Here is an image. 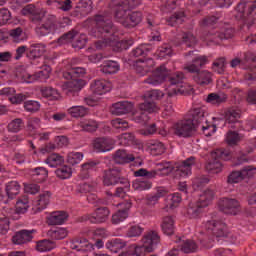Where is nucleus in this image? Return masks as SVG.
<instances>
[{
    "mask_svg": "<svg viewBox=\"0 0 256 256\" xmlns=\"http://www.w3.org/2000/svg\"><path fill=\"white\" fill-rule=\"evenodd\" d=\"M161 229L164 235H173L175 233V218L173 216H165L162 219Z\"/></svg>",
    "mask_w": 256,
    "mask_h": 256,
    "instance_id": "27",
    "label": "nucleus"
},
{
    "mask_svg": "<svg viewBox=\"0 0 256 256\" xmlns=\"http://www.w3.org/2000/svg\"><path fill=\"white\" fill-rule=\"evenodd\" d=\"M67 161L70 165H77L83 161V153L81 152H70L67 156Z\"/></svg>",
    "mask_w": 256,
    "mask_h": 256,
    "instance_id": "59",
    "label": "nucleus"
},
{
    "mask_svg": "<svg viewBox=\"0 0 256 256\" xmlns=\"http://www.w3.org/2000/svg\"><path fill=\"white\" fill-rule=\"evenodd\" d=\"M182 42L185 43L186 47H195L197 45V37L191 32H183Z\"/></svg>",
    "mask_w": 256,
    "mask_h": 256,
    "instance_id": "55",
    "label": "nucleus"
},
{
    "mask_svg": "<svg viewBox=\"0 0 256 256\" xmlns=\"http://www.w3.org/2000/svg\"><path fill=\"white\" fill-rule=\"evenodd\" d=\"M92 89L96 95H103L107 91H110L111 84L105 80H96L92 85Z\"/></svg>",
    "mask_w": 256,
    "mask_h": 256,
    "instance_id": "37",
    "label": "nucleus"
},
{
    "mask_svg": "<svg viewBox=\"0 0 256 256\" xmlns=\"http://www.w3.org/2000/svg\"><path fill=\"white\" fill-rule=\"evenodd\" d=\"M93 11V2L91 0H81L76 6L74 13L76 15H89Z\"/></svg>",
    "mask_w": 256,
    "mask_h": 256,
    "instance_id": "31",
    "label": "nucleus"
},
{
    "mask_svg": "<svg viewBox=\"0 0 256 256\" xmlns=\"http://www.w3.org/2000/svg\"><path fill=\"white\" fill-rule=\"evenodd\" d=\"M203 209H205V206L200 204L199 201L190 203L187 208V215L190 219H197L203 213Z\"/></svg>",
    "mask_w": 256,
    "mask_h": 256,
    "instance_id": "29",
    "label": "nucleus"
},
{
    "mask_svg": "<svg viewBox=\"0 0 256 256\" xmlns=\"http://www.w3.org/2000/svg\"><path fill=\"white\" fill-rule=\"evenodd\" d=\"M31 173L35 181H37L38 183H43V181H45L49 176V172L43 167L34 168L31 170Z\"/></svg>",
    "mask_w": 256,
    "mask_h": 256,
    "instance_id": "44",
    "label": "nucleus"
},
{
    "mask_svg": "<svg viewBox=\"0 0 256 256\" xmlns=\"http://www.w3.org/2000/svg\"><path fill=\"white\" fill-rule=\"evenodd\" d=\"M45 163L49 165V167H59L65 163V159L63 156L54 153L47 157Z\"/></svg>",
    "mask_w": 256,
    "mask_h": 256,
    "instance_id": "46",
    "label": "nucleus"
},
{
    "mask_svg": "<svg viewBox=\"0 0 256 256\" xmlns=\"http://www.w3.org/2000/svg\"><path fill=\"white\" fill-rule=\"evenodd\" d=\"M129 217V212L127 210H118L115 214L112 215V223L113 225H119V223H123L125 219Z\"/></svg>",
    "mask_w": 256,
    "mask_h": 256,
    "instance_id": "54",
    "label": "nucleus"
},
{
    "mask_svg": "<svg viewBox=\"0 0 256 256\" xmlns=\"http://www.w3.org/2000/svg\"><path fill=\"white\" fill-rule=\"evenodd\" d=\"M45 53V45L32 44L27 50L28 59H39Z\"/></svg>",
    "mask_w": 256,
    "mask_h": 256,
    "instance_id": "30",
    "label": "nucleus"
},
{
    "mask_svg": "<svg viewBox=\"0 0 256 256\" xmlns=\"http://www.w3.org/2000/svg\"><path fill=\"white\" fill-rule=\"evenodd\" d=\"M204 119H205V108L197 107L189 111L188 120L192 121V123H195L196 128L199 127V123H203Z\"/></svg>",
    "mask_w": 256,
    "mask_h": 256,
    "instance_id": "25",
    "label": "nucleus"
},
{
    "mask_svg": "<svg viewBox=\"0 0 256 256\" xmlns=\"http://www.w3.org/2000/svg\"><path fill=\"white\" fill-rule=\"evenodd\" d=\"M205 169L208 171V173H221L223 164L219 158H212L210 154V159L206 163Z\"/></svg>",
    "mask_w": 256,
    "mask_h": 256,
    "instance_id": "33",
    "label": "nucleus"
},
{
    "mask_svg": "<svg viewBox=\"0 0 256 256\" xmlns=\"http://www.w3.org/2000/svg\"><path fill=\"white\" fill-rule=\"evenodd\" d=\"M92 145L96 153H107V151H111L113 149V144L111 143V140L105 137H99L94 139Z\"/></svg>",
    "mask_w": 256,
    "mask_h": 256,
    "instance_id": "22",
    "label": "nucleus"
},
{
    "mask_svg": "<svg viewBox=\"0 0 256 256\" xmlns=\"http://www.w3.org/2000/svg\"><path fill=\"white\" fill-rule=\"evenodd\" d=\"M255 10L256 0H241L235 8V11L238 13V17H240V19H244V25L247 29H251V27L255 25L256 18L253 15Z\"/></svg>",
    "mask_w": 256,
    "mask_h": 256,
    "instance_id": "3",
    "label": "nucleus"
},
{
    "mask_svg": "<svg viewBox=\"0 0 256 256\" xmlns=\"http://www.w3.org/2000/svg\"><path fill=\"white\" fill-rule=\"evenodd\" d=\"M174 135L177 137H184L185 139L193 137L197 133V124L189 118L178 121L173 125Z\"/></svg>",
    "mask_w": 256,
    "mask_h": 256,
    "instance_id": "6",
    "label": "nucleus"
},
{
    "mask_svg": "<svg viewBox=\"0 0 256 256\" xmlns=\"http://www.w3.org/2000/svg\"><path fill=\"white\" fill-rule=\"evenodd\" d=\"M68 113L71 117L77 119L79 117H85L89 113V109L84 106H72L68 109Z\"/></svg>",
    "mask_w": 256,
    "mask_h": 256,
    "instance_id": "47",
    "label": "nucleus"
},
{
    "mask_svg": "<svg viewBox=\"0 0 256 256\" xmlns=\"http://www.w3.org/2000/svg\"><path fill=\"white\" fill-rule=\"evenodd\" d=\"M55 29H57V16L49 14L44 23L36 27V33L40 37H45V35H49V33L55 31Z\"/></svg>",
    "mask_w": 256,
    "mask_h": 256,
    "instance_id": "16",
    "label": "nucleus"
},
{
    "mask_svg": "<svg viewBox=\"0 0 256 256\" xmlns=\"http://www.w3.org/2000/svg\"><path fill=\"white\" fill-rule=\"evenodd\" d=\"M168 79L170 85H181L183 83V79H185V74L183 72H176L171 74V70L167 69L165 65H161L156 68L150 77H148L144 83H148V85H161L164 81Z\"/></svg>",
    "mask_w": 256,
    "mask_h": 256,
    "instance_id": "1",
    "label": "nucleus"
},
{
    "mask_svg": "<svg viewBox=\"0 0 256 256\" xmlns=\"http://www.w3.org/2000/svg\"><path fill=\"white\" fill-rule=\"evenodd\" d=\"M97 165H99V162H95V161H88V162L82 164L81 175H84L83 179H87L89 177V175H87V173H89V171H93V169H95V167H97Z\"/></svg>",
    "mask_w": 256,
    "mask_h": 256,
    "instance_id": "60",
    "label": "nucleus"
},
{
    "mask_svg": "<svg viewBox=\"0 0 256 256\" xmlns=\"http://www.w3.org/2000/svg\"><path fill=\"white\" fill-rule=\"evenodd\" d=\"M120 69L119 63L109 60L103 63L101 66V71L104 75H115Z\"/></svg>",
    "mask_w": 256,
    "mask_h": 256,
    "instance_id": "38",
    "label": "nucleus"
},
{
    "mask_svg": "<svg viewBox=\"0 0 256 256\" xmlns=\"http://www.w3.org/2000/svg\"><path fill=\"white\" fill-rule=\"evenodd\" d=\"M205 228L211 231L214 237H227V235H229L227 224L219 220H208L205 224Z\"/></svg>",
    "mask_w": 256,
    "mask_h": 256,
    "instance_id": "15",
    "label": "nucleus"
},
{
    "mask_svg": "<svg viewBox=\"0 0 256 256\" xmlns=\"http://www.w3.org/2000/svg\"><path fill=\"white\" fill-rule=\"evenodd\" d=\"M243 179V173L241 172V170L234 171L228 176L227 183L233 185V183H239L240 181H243Z\"/></svg>",
    "mask_w": 256,
    "mask_h": 256,
    "instance_id": "64",
    "label": "nucleus"
},
{
    "mask_svg": "<svg viewBox=\"0 0 256 256\" xmlns=\"http://www.w3.org/2000/svg\"><path fill=\"white\" fill-rule=\"evenodd\" d=\"M71 69L72 75L74 76V81L69 84L67 95L69 97H76L77 95H79V91L83 89V85H85V81H83L82 79H78V77H83V75H85V68L74 67Z\"/></svg>",
    "mask_w": 256,
    "mask_h": 256,
    "instance_id": "9",
    "label": "nucleus"
},
{
    "mask_svg": "<svg viewBox=\"0 0 256 256\" xmlns=\"http://www.w3.org/2000/svg\"><path fill=\"white\" fill-rule=\"evenodd\" d=\"M70 247L76 251H87V249H91V244L86 238H74L70 242Z\"/></svg>",
    "mask_w": 256,
    "mask_h": 256,
    "instance_id": "32",
    "label": "nucleus"
},
{
    "mask_svg": "<svg viewBox=\"0 0 256 256\" xmlns=\"http://www.w3.org/2000/svg\"><path fill=\"white\" fill-rule=\"evenodd\" d=\"M180 250L182 251V253L186 254L197 253V251L199 250V246L194 240H185L181 243Z\"/></svg>",
    "mask_w": 256,
    "mask_h": 256,
    "instance_id": "41",
    "label": "nucleus"
},
{
    "mask_svg": "<svg viewBox=\"0 0 256 256\" xmlns=\"http://www.w3.org/2000/svg\"><path fill=\"white\" fill-rule=\"evenodd\" d=\"M94 22L95 28L92 29L93 37H102V39L107 38V35L113 31V22L103 15H96L94 17Z\"/></svg>",
    "mask_w": 256,
    "mask_h": 256,
    "instance_id": "5",
    "label": "nucleus"
},
{
    "mask_svg": "<svg viewBox=\"0 0 256 256\" xmlns=\"http://www.w3.org/2000/svg\"><path fill=\"white\" fill-rule=\"evenodd\" d=\"M134 177H145L144 179H136L132 183L134 191H149L153 187V182L150 179H155L157 177V171H148L145 168H140L134 172Z\"/></svg>",
    "mask_w": 256,
    "mask_h": 256,
    "instance_id": "4",
    "label": "nucleus"
},
{
    "mask_svg": "<svg viewBox=\"0 0 256 256\" xmlns=\"http://www.w3.org/2000/svg\"><path fill=\"white\" fill-rule=\"evenodd\" d=\"M81 129L87 133H95L99 129V123L95 120H86L81 124Z\"/></svg>",
    "mask_w": 256,
    "mask_h": 256,
    "instance_id": "53",
    "label": "nucleus"
},
{
    "mask_svg": "<svg viewBox=\"0 0 256 256\" xmlns=\"http://www.w3.org/2000/svg\"><path fill=\"white\" fill-rule=\"evenodd\" d=\"M211 158L219 159L220 161L221 159H223L224 161H229V159H231V152L218 149L216 151L211 152Z\"/></svg>",
    "mask_w": 256,
    "mask_h": 256,
    "instance_id": "58",
    "label": "nucleus"
},
{
    "mask_svg": "<svg viewBox=\"0 0 256 256\" xmlns=\"http://www.w3.org/2000/svg\"><path fill=\"white\" fill-rule=\"evenodd\" d=\"M33 233H37V231L35 229L19 230L15 232L12 237V243H14V245H27V243H31L33 241Z\"/></svg>",
    "mask_w": 256,
    "mask_h": 256,
    "instance_id": "18",
    "label": "nucleus"
},
{
    "mask_svg": "<svg viewBox=\"0 0 256 256\" xmlns=\"http://www.w3.org/2000/svg\"><path fill=\"white\" fill-rule=\"evenodd\" d=\"M206 103L219 107V105H222V103H227V94L223 92L210 93L206 98Z\"/></svg>",
    "mask_w": 256,
    "mask_h": 256,
    "instance_id": "28",
    "label": "nucleus"
},
{
    "mask_svg": "<svg viewBox=\"0 0 256 256\" xmlns=\"http://www.w3.org/2000/svg\"><path fill=\"white\" fill-rule=\"evenodd\" d=\"M129 26L125 27H137L143 21V14L139 11L128 14Z\"/></svg>",
    "mask_w": 256,
    "mask_h": 256,
    "instance_id": "51",
    "label": "nucleus"
},
{
    "mask_svg": "<svg viewBox=\"0 0 256 256\" xmlns=\"http://www.w3.org/2000/svg\"><path fill=\"white\" fill-rule=\"evenodd\" d=\"M241 141V136L236 131H229L226 136V143L230 146L237 145Z\"/></svg>",
    "mask_w": 256,
    "mask_h": 256,
    "instance_id": "61",
    "label": "nucleus"
},
{
    "mask_svg": "<svg viewBox=\"0 0 256 256\" xmlns=\"http://www.w3.org/2000/svg\"><path fill=\"white\" fill-rule=\"evenodd\" d=\"M109 215H111V211L107 207H99L96 208L95 211L91 214H84L79 218V221L85 223V221H89L94 225H99L101 223H105L107 219H109Z\"/></svg>",
    "mask_w": 256,
    "mask_h": 256,
    "instance_id": "8",
    "label": "nucleus"
},
{
    "mask_svg": "<svg viewBox=\"0 0 256 256\" xmlns=\"http://www.w3.org/2000/svg\"><path fill=\"white\" fill-rule=\"evenodd\" d=\"M215 197V192L213 190H205L199 198V203L202 204V207H209L212 199Z\"/></svg>",
    "mask_w": 256,
    "mask_h": 256,
    "instance_id": "50",
    "label": "nucleus"
},
{
    "mask_svg": "<svg viewBox=\"0 0 256 256\" xmlns=\"http://www.w3.org/2000/svg\"><path fill=\"white\" fill-rule=\"evenodd\" d=\"M49 203H51V193L49 191L41 193L36 202V211H43V209H47V205H49Z\"/></svg>",
    "mask_w": 256,
    "mask_h": 256,
    "instance_id": "36",
    "label": "nucleus"
},
{
    "mask_svg": "<svg viewBox=\"0 0 256 256\" xmlns=\"http://www.w3.org/2000/svg\"><path fill=\"white\" fill-rule=\"evenodd\" d=\"M185 21V12H175L172 16L167 19V23L170 27H176V25H181Z\"/></svg>",
    "mask_w": 256,
    "mask_h": 256,
    "instance_id": "45",
    "label": "nucleus"
},
{
    "mask_svg": "<svg viewBox=\"0 0 256 256\" xmlns=\"http://www.w3.org/2000/svg\"><path fill=\"white\" fill-rule=\"evenodd\" d=\"M207 63H209L207 56H197L192 59V64L185 66L184 69L188 71V73H197V71H201V67H205Z\"/></svg>",
    "mask_w": 256,
    "mask_h": 256,
    "instance_id": "24",
    "label": "nucleus"
},
{
    "mask_svg": "<svg viewBox=\"0 0 256 256\" xmlns=\"http://www.w3.org/2000/svg\"><path fill=\"white\" fill-rule=\"evenodd\" d=\"M24 109L28 113H37L41 109V104L35 100H28L24 102Z\"/></svg>",
    "mask_w": 256,
    "mask_h": 256,
    "instance_id": "57",
    "label": "nucleus"
},
{
    "mask_svg": "<svg viewBox=\"0 0 256 256\" xmlns=\"http://www.w3.org/2000/svg\"><path fill=\"white\" fill-rule=\"evenodd\" d=\"M134 104L129 101H120L112 104L111 113L112 115H127L133 111Z\"/></svg>",
    "mask_w": 256,
    "mask_h": 256,
    "instance_id": "19",
    "label": "nucleus"
},
{
    "mask_svg": "<svg viewBox=\"0 0 256 256\" xmlns=\"http://www.w3.org/2000/svg\"><path fill=\"white\" fill-rule=\"evenodd\" d=\"M112 159L116 165H125L126 163H131V161H135V156L127 153V150L119 149L113 154Z\"/></svg>",
    "mask_w": 256,
    "mask_h": 256,
    "instance_id": "23",
    "label": "nucleus"
},
{
    "mask_svg": "<svg viewBox=\"0 0 256 256\" xmlns=\"http://www.w3.org/2000/svg\"><path fill=\"white\" fill-rule=\"evenodd\" d=\"M219 21V17L217 16H207L203 18L199 23L200 27H213V25H217Z\"/></svg>",
    "mask_w": 256,
    "mask_h": 256,
    "instance_id": "63",
    "label": "nucleus"
},
{
    "mask_svg": "<svg viewBox=\"0 0 256 256\" xmlns=\"http://www.w3.org/2000/svg\"><path fill=\"white\" fill-rule=\"evenodd\" d=\"M5 191L8 199H15L21 191V185H19V182L17 181H11L6 185Z\"/></svg>",
    "mask_w": 256,
    "mask_h": 256,
    "instance_id": "40",
    "label": "nucleus"
},
{
    "mask_svg": "<svg viewBox=\"0 0 256 256\" xmlns=\"http://www.w3.org/2000/svg\"><path fill=\"white\" fill-rule=\"evenodd\" d=\"M154 65L155 62L152 58H147L145 60L139 59L134 63V71H136V73L141 76L147 75Z\"/></svg>",
    "mask_w": 256,
    "mask_h": 256,
    "instance_id": "20",
    "label": "nucleus"
},
{
    "mask_svg": "<svg viewBox=\"0 0 256 256\" xmlns=\"http://www.w3.org/2000/svg\"><path fill=\"white\" fill-rule=\"evenodd\" d=\"M224 119L226 123H229L231 129H236L237 131H241L243 129V121L241 119V110H237L235 108H230L225 111Z\"/></svg>",
    "mask_w": 256,
    "mask_h": 256,
    "instance_id": "12",
    "label": "nucleus"
},
{
    "mask_svg": "<svg viewBox=\"0 0 256 256\" xmlns=\"http://www.w3.org/2000/svg\"><path fill=\"white\" fill-rule=\"evenodd\" d=\"M192 79L197 83L198 85H201L202 87H205V85H209L213 82V78L211 75V72L207 70H198L197 72H191Z\"/></svg>",
    "mask_w": 256,
    "mask_h": 256,
    "instance_id": "21",
    "label": "nucleus"
},
{
    "mask_svg": "<svg viewBox=\"0 0 256 256\" xmlns=\"http://www.w3.org/2000/svg\"><path fill=\"white\" fill-rule=\"evenodd\" d=\"M69 218V214L65 211H56L52 212L51 215L48 217V224L49 225H63L65 221Z\"/></svg>",
    "mask_w": 256,
    "mask_h": 256,
    "instance_id": "26",
    "label": "nucleus"
},
{
    "mask_svg": "<svg viewBox=\"0 0 256 256\" xmlns=\"http://www.w3.org/2000/svg\"><path fill=\"white\" fill-rule=\"evenodd\" d=\"M161 241L159 234L155 231L148 232L142 238V246H136L135 244L129 247V250L122 252L119 256H147V253H153V249L157 247V244Z\"/></svg>",
    "mask_w": 256,
    "mask_h": 256,
    "instance_id": "2",
    "label": "nucleus"
},
{
    "mask_svg": "<svg viewBox=\"0 0 256 256\" xmlns=\"http://www.w3.org/2000/svg\"><path fill=\"white\" fill-rule=\"evenodd\" d=\"M125 247H127V242L119 238L109 240L106 243V249H109L112 253H119V251L125 249Z\"/></svg>",
    "mask_w": 256,
    "mask_h": 256,
    "instance_id": "34",
    "label": "nucleus"
},
{
    "mask_svg": "<svg viewBox=\"0 0 256 256\" xmlns=\"http://www.w3.org/2000/svg\"><path fill=\"white\" fill-rule=\"evenodd\" d=\"M23 128V119L15 118L8 124V131L10 133H19Z\"/></svg>",
    "mask_w": 256,
    "mask_h": 256,
    "instance_id": "56",
    "label": "nucleus"
},
{
    "mask_svg": "<svg viewBox=\"0 0 256 256\" xmlns=\"http://www.w3.org/2000/svg\"><path fill=\"white\" fill-rule=\"evenodd\" d=\"M164 96L165 94L161 90H151L144 95V98L150 101H157L163 99Z\"/></svg>",
    "mask_w": 256,
    "mask_h": 256,
    "instance_id": "62",
    "label": "nucleus"
},
{
    "mask_svg": "<svg viewBox=\"0 0 256 256\" xmlns=\"http://www.w3.org/2000/svg\"><path fill=\"white\" fill-rule=\"evenodd\" d=\"M115 6V19L118 21V23H121L123 27H129V13H127L128 11H131V8H129V3L127 1L117 0Z\"/></svg>",
    "mask_w": 256,
    "mask_h": 256,
    "instance_id": "10",
    "label": "nucleus"
},
{
    "mask_svg": "<svg viewBox=\"0 0 256 256\" xmlns=\"http://www.w3.org/2000/svg\"><path fill=\"white\" fill-rule=\"evenodd\" d=\"M245 61L246 63L244 64L245 67H243V69H245V71H247L244 74V79H246V81H256V56L255 54L251 53V52H246L245 53Z\"/></svg>",
    "mask_w": 256,
    "mask_h": 256,
    "instance_id": "14",
    "label": "nucleus"
},
{
    "mask_svg": "<svg viewBox=\"0 0 256 256\" xmlns=\"http://www.w3.org/2000/svg\"><path fill=\"white\" fill-rule=\"evenodd\" d=\"M103 183L107 187L111 185H129V180L121 175V168L112 167L104 171Z\"/></svg>",
    "mask_w": 256,
    "mask_h": 256,
    "instance_id": "7",
    "label": "nucleus"
},
{
    "mask_svg": "<svg viewBox=\"0 0 256 256\" xmlns=\"http://www.w3.org/2000/svg\"><path fill=\"white\" fill-rule=\"evenodd\" d=\"M47 235L53 241H61V239H65V237H67L68 232L65 228H56L54 230H49Z\"/></svg>",
    "mask_w": 256,
    "mask_h": 256,
    "instance_id": "43",
    "label": "nucleus"
},
{
    "mask_svg": "<svg viewBox=\"0 0 256 256\" xmlns=\"http://www.w3.org/2000/svg\"><path fill=\"white\" fill-rule=\"evenodd\" d=\"M218 207L226 215H237L241 204L235 198H222L218 203Z\"/></svg>",
    "mask_w": 256,
    "mask_h": 256,
    "instance_id": "13",
    "label": "nucleus"
},
{
    "mask_svg": "<svg viewBox=\"0 0 256 256\" xmlns=\"http://www.w3.org/2000/svg\"><path fill=\"white\" fill-rule=\"evenodd\" d=\"M55 247H57V243H55L53 240L43 239L36 242V251H39V253L53 251Z\"/></svg>",
    "mask_w": 256,
    "mask_h": 256,
    "instance_id": "35",
    "label": "nucleus"
},
{
    "mask_svg": "<svg viewBox=\"0 0 256 256\" xmlns=\"http://www.w3.org/2000/svg\"><path fill=\"white\" fill-rule=\"evenodd\" d=\"M225 67H227V59L225 57H220L214 60L212 71L218 73V75H223V73H225Z\"/></svg>",
    "mask_w": 256,
    "mask_h": 256,
    "instance_id": "42",
    "label": "nucleus"
},
{
    "mask_svg": "<svg viewBox=\"0 0 256 256\" xmlns=\"http://www.w3.org/2000/svg\"><path fill=\"white\" fill-rule=\"evenodd\" d=\"M22 15H31L30 19L32 23H40L45 18V11L35 6V4H27L21 10Z\"/></svg>",
    "mask_w": 256,
    "mask_h": 256,
    "instance_id": "17",
    "label": "nucleus"
},
{
    "mask_svg": "<svg viewBox=\"0 0 256 256\" xmlns=\"http://www.w3.org/2000/svg\"><path fill=\"white\" fill-rule=\"evenodd\" d=\"M29 209V198L27 196H23L16 203V213L21 215L23 213H27Z\"/></svg>",
    "mask_w": 256,
    "mask_h": 256,
    "instance_id": "48",
    "label": "nucleus"
},
{
    "mask_svg": "<svg viewBox=\"0 0 256 256\" xmlns=\"http://www.w3.org/2000/svg\"><path fill=\"white\" fill-rule=\"evenodd\" d=\"M55 173L56 177H58L59 179H69V177L73 175V170L71 169V167L64 165L56 169Z\"/></svg>",
    "mask_w": 256,
    "mask_h": 256,
    "instance_id": "52",
    "label": "nucleus"
},
{
    "mask_svg": "<svg viewBox=\"0 0 256 256\" xmlns=\"http://www.w3.org/2000/svg\"><path fill=\"white\" fill-rule=\"evenodd\" d=\"M148 149L151 155H153L154 157H157L158 155H163V153H165L166 148H165V144L157 140H154L148 144Z\"/></svg>",
    "mask_w": 256,
    "mask_h": 256,
    "instance_id": "39",
    "label": "nucleus"
},
{
    "mask_svg": "<svg viewBox=\"0 0 256 256\" xmlns=\"http://www.w3.org/2000/svg\"><path fill=\"white\" fill-rule=\"evenodd\" d=\"M138 109H140V111H143L144 113H155L157 105L153 100L145 98L144 102L138 105Z\"/></svg>",
    "mask_w": 256,
    "mask_h": 256,
    "instance_id": "49",
    "label": "nucleus"
},
{
    "mask_svg": "<svg viewBox=\"0 0 256 256\" xmlns=\"http://www.w3.org/2000/svg\"><path fill=\"white\" fill-rule=\"evenodd\" d=\"M197 158L191 156L182 162L174 164V173L176 177H189L191 175V169L195 165Z\"/></svg>",
    "mask_w": 256,
    "mask_h": 256,
    "instance_id": "11",
    "label": "nucleus"
}]
</instances>
